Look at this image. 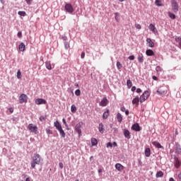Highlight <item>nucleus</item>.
Returning a JSON list of instances; mask_svg holds the SVG:
<instances>
[{
	"instance_id": "f257e3e1",
	"label": "nucleus",
	"mask_w": 181,
	"mask_h": 181,
	"mask_svg": "<svg viewBox=\"0 0 181 181\" xmlns=\"http://www.w3.org/2000/svg\"><path fill=\"white\" fill-rule=\"evenodd\" d=\"M42 157L38 153H34L33 156V160L31 161V167L33 169H35L36 165H40L42 163Z\"/></svg>"
},
{
	"instance_id": "f03ea898",
	"label": "nucleus",
	"mask_w": 181,
	"mask_h": 181,
	"mask_svg": "<svg viewBox=\"0 0 181 181\" xmlns=\"http://www.w3.org/2000/svg\"><path fill=\"white\" fill-rule=\"evenodd\" d=\"M171 8L175 13H177L179 12V3L176 0H171Z\"/></svg>"
},
{
	"instance_id": "7ed1b4c3",
	"label": "nucleus",
	"mask_w": 181,
	"mask_h": 181,
	"mask_svg": "<svg viewBox=\"0 0 181 181\" xmlns=\"http://www.w3.org/2000/svg\"><path fill=\"white\" fill-rule=\"evenodd\" d=\"M149 91L146 90L144 93L140 96V103H145L147 98H149Z\"/></svg>"
},
{
	"instance_id": "20e7f679",
	"label": "nucleus",
	"mask_w": 181,
	"mask_h": 181,
	"mask_svg": "<svg viewBox=\"0 0 181 181\" xmlns=\"http://www.w3.org/2000/svg\"><path fill=\"white\" fill-rule=\"evenodd\" d=\"M83 122H80L75 126V131L78 134V136H81V128H83Z\"/></svg>"
},
{
	"instance_id": "39448f33",
	"label": "nucleus",
	"mask_w": 181,
	"mask_h": 181,
	"mask_svg": "<svg viewBox=\"0 0 181 181\" xmlns=\"http://www.w3.org/2000/svg\"><path fill=\"white\" fill-rule=\"evenodd\" d=\"M29 131H30V132H33V134H37V126L33 124H28V127Z\"/></svg>"
},
{
	"instance_id": "423d86ee",
	"label": "nucleus",
	"mask_w": 181,
	"mask_h": 181,
	"mask_svg": "<svg viewBox=\"0 0 181 181\" xmlns=\"http://www.w3.org/2000/svg\"><path fill=\"white\" fill-rule=\"evenodd\" d=\"M20 104H23V103H28V95L25 94H21L19 97Z\"/></svg>"
},
{
	"instance_id": "0eeeda50",
	"label": "nucleus",
	"mask_w": 181,
	"mask_h": 181,
	"mask_svg": "<svg viewBox=\"0 0 181 181\" xmlns=\"http://www.w3.org/2000/svg\"><path fill=\"white\" fill-rule=\"evenodd\" d=\"M65 11L68 12V13H73L74 12V8L70 4H66L65 5Z\"/></svg>"
},
{
	"instance_id": "6e6552de",
	"label": "nucleus",
	"mask_w": 181,
	"mask_h": 181,
	"mask_svg": "<svg viewBox=\"0 0 181 181\" xmlns=\"http://www.w3.org/2000/svg\"><path fill=\"white\" fill-rule=\"evenodd\" d=\"M35 103L37 105H40L42 104H46L47 102L43 98H37L35 100Z\"/></svg>"
},
{
	"instance_id": "1a4fd4ad",
	"label": "nucleus",
	"mask_w": 181,
	"mask_h": 181,
	"mask_svg": "<svg viewBox=\"0 0 181 181\" xmlns=\"http://www.w3.org/2000/svg\"><path fill=\"white\" fill-rule=\"evenodd\" d=\"M108 104V99L107 98H104L102 99V100L100 103V107H107V105Z\"/></svg>"
},
{
	"instance_id": "9d476101",
	"label": "nucleus",
	"mask_w": 181,
	"mask_h": 181,
	"mask_svg": "<svg viewBox=\"0 0 181 181\" xmlns=\"http://www.w3.org/2000/svg\"><path fill=\"white\" fill-rule=\"evenodd\" d=\"M139 101H141L139 97H136L132 100V104L135 105V107H138L139 105Z\"/></svg>"
},
{
	"instance_id": "9b49d317",
	"label": "nucleus",
	"mask_w": 181,
	"mask_h": 181,
	"mask_svg": "<svg viewBox=\"0 0 181 181\" xmlns=\"http://www.w3.org/2000/svg\"><path fill=\"white\" fill-rule=\"evenodd\" d=\"M132 129H133V131H136V132H138L141 131V127H139V124L136 123L132 125Z\"/></svg>"
},
{
	"instance_id": "f8f14e48",
	"label": "nucleus",
	"mask_w": 181,
	"mask_h": 181,
	"mask_svg": "<svg viewBox=\"0 0 181 181\" xmlns=\"http://www.w3.org/2000/svg\"><path fill=\"white\" fill-rule=\"evenodd\" d=\"M146 45L148 47H154L155 43L152 42V40L151 38L146 39Z\"/></svg>"
},
{
	"instance_id": "ddd939ff",
	"label": "nucleus",
	"mask_w": 181,
	"mask_h": 181,
	"mask_svg": "<svg viewBox=\"0 0 181 181\" xmlns=\"http://www.w3.org/2000/svg\"><path fill=\"white\" fill-rule=\"evenodd\" d=\"M115 168L119 172H122V170H124V167L120 163H116L115 165Z\"/></svg>"
},
{
	"instance_id": "4468645a",
	"label": "nucleus",
	"mask_w": 181,
	"mask_h": 181,
	"mask_svg": "<svg viewBox=\"0 0 181 181\" xmlns=\"http://www.w3.org/2000/svg\"><path fill=\"white\" fill-rule=\"evenodd\" d=\"M124 135L125 138H127V139H131V133L129 132V130L124 129Z\"/></svg>"
},
{
	"instance_id": "2eb2a0df",
	"label": "nucleus",
	"mask_w": 181,
	"mask_h": 181,
	"mask_svg": "<svg viewBox=\"0 0 181 181\" xmlns=\"http://www.w3.org/2000/svg\"><path fill=\"white\" fill-rule=\"evenodd\" d=\"M98 129L100 134H104V131H105V129L104 128V124L103 123L99 124Z\"/></svg>"
},
{
	"instance_id": "dca6fc26",
	"label": "nucleus",
	"mask_w": 181,
	"mask_h": 181,
	"mask_svg": "<svg viewBox=\"0 0 181 181\" xmlns=\"http://www.w3.org/2000/svg\"><path fill=\"white\" fill-rule=\"evenodd\" d=\"M18 49L20 52H25V50L26 49V46L23 42H21L18 47Z\"/></svg>"
},
{
	"instance_id": "f3484780",
	"label": "nucleus",
	"mask_w": 181,
	"mask_h": 181,
	"mask_svg": "<svg viewBox=\"0 0 181 181\" xmlns=\"http://www.w3.org/2000/svg\"><path fill=\"white\" fill-rule=\"evenodd\" d=\"M54 127L57 128V129L58 131H59L60 129H62V124H60V122H59V121H56V122L54 123Z\"/></svg>"
},
{
	"instance_id": "a211bd4d",
	"label": "nucleus",
	"mask_w": 181,
	"mask_h": 181,
	"mask_svg": "<svg viewBox=\"0 0 181 181\" xmlns=\"http://www.w3.org/2000/svg\"><path fill=\"white\" fill-rule=\"evenodd\" d=\"M148 29L151 30L153 33L156 32V27H155V25L153 24H150L148 26Z\"/></svg>"
},
{
	"instance_id": "6ab92c4d",
	"label": "nucleus",
	"mask_w": 181,
	"mask_h": 181,
	"mask_svg": "<svg viewBox=\"0 0 181 181\" xmlns=\"http://www.w3.org/2000/svg\"><path fill=\"white\" fill-rule=\"evenodd\" d=\"M146 54L147 56H155V52H153V50L152 49H147L146 51Z\"/></svg>"
},
{
	"instance_id": "aec40b11",
	"label": "nucleus",
	"mask_w": 181,
	"mask_h": 181,
	"mask_svg": "<svg viewBox=\"0 0 181 181\" xmlns=\"http://www.w3.org/2000/svg\"><path fill=\"white\" fill-rule=\"evenodd\" d=\"M152 145H153L154 146H156V148H158V149H160V148H163L162 145H160V143L158 141H153Z\"/></svg>"
},
{
	"instance_id": "412c9836",
	"label": "nucleus",
	"mask_w": 181,
	"mask_h": 181,
	"mask_svg": "<svg viewBox=\"0 0 181 181\" xmlns=\"http://www.w3.org/2000/svg\"><path fill=\"white\" fill-rule=\"evenodd\" d=\"M145 156L146 158H149L151 156V148H147L145 149Z\"/></svg>"
},
{
	"instance_id": "4be33fe9",
	"label": "nucleus",
	"mask_w": 181,
	"mask_h": 181,
	"mask_svg": "<svg viewBox=\"0 0 181 181\" xmlns=\"http://www.w3.org/2000/svg\"><path fill=\"white\" fill-rule=\"evenodd\" d=\"M137 60L139 63H144V55L140 54L137 57Z\"/></svg>"
},
{
	"instance_id": "5701e85b",
	"label": "nucleus",
	"mask_w": 181,
	"mask_h": 181,
	"mask_svg": "<svg viewBox=\"0 0 181 181\" xmlns=\"http://www.w3.org/2000/svg\"><path fill=\"white\" fill-rule=\"evenodd\" d=\"M108 115H110V110H107L103 115V119H107V118H108Z\"/></svg>"
},
{
	"instance_id": "b1692460",
	"label": "nucleus",
	"mask_w": 181,
	"mask_h": 181,
	"mask_svg": "<svg viewBox=\"0 0 181 181\" xmlns=\"http://www.w3.org/2000/svg\"><path fill=\"white\" fill-rule=\"evenodd\" d=\"M181 163L179 161V158H175V168H180Z\"/></svg>"
},
{
	"instance_id": "393cba45",
	"label": "nucleus",
	"mask_w": 181,
	"mask_h": 181,
	"mask_svg": "<svg viewBox=\"0 0 181 181\" xmlns=\"http://www.w3.org/2000/svg\"><path fill=\"white\" fill-rule=\"evenodd\" d=\"M62 138H66V133L64 132V130H63V128L62 129H60L59 130H58Z\"/></svg>"
},
{
	"instance_id": "a878e982",
	"label": "nucleus",
	"mask_w": 181,
	"mask_h": 181,
	"mask_svg": "<svg viewBox=\"0 0 181 181\" xmlns=\"http://www.w3.org/2000/svg\"><path fill=\"white\" fill-rule=\"evenodd\" d=\"M117 118L118 122H122V115H121V113H117Z\"/></svg>"
},
{
	"instance_id": "bb28decb",
	"label": "nucleus",
	"mask_w": 181,
	"mask_h": 181,
	"mask_svg": "<svg viewBox=\"0 0 181 181\" xmlns=\"http://www.w3.org/2000/svg\"><path fill=\"white\" fill-rule=\"evenodd\" d=\"M168 16L170 19H176V15L170 11L168 12Z\"/></svg>"
},
{
	"instance_id": "cd10ccee",
	"label": "nucleus",
	"mask_w": 181,
	"mask_h": 181,
	"mask_svg": "<svg viewBox=\"0 0 181 181\" xmlns=\"http://www.w3.org/2000/svg\"><path fill=\"white\" fill-rule=\"evenodd\" d=\"M45 66H46V69H47V70H52V64H50L49 62H45Z\"/></svg>"
},
{
	"instance_id": "c85d7f7f",
	"label": "nucleus",
	"mask_w": 181,
	"mask_h": 181,
	"mask_svg": "<svg viewBox=\"0 0 181 181\" xmlns=\"http://www.w3.org/2000/svg\"><path fill=\"white\" fill-rule=\"evenodd\" d=\"M91 144H92L93 146H95V145H97V144H98V141H97V139H95V138L91 139Z\"/></svg>"
},
{
	"instance_id": "c756f323",
	"label": "nucleus",
	"mask_w": 181,
	"mask_h": 181,
	"mask_svg": "<svg viewBox=\"0 0 181 181\" xmlns=\"http://www.w3.org/2000/svg\"><path fill=\"white\" fill-rule=\"evenodd\" d=\"M175 41L177 42V43H178L179 47H181V37H175Z\"/></svg>"
},
{
	"instance_id": "7c9ffc66",
	"label": "nucleus",
	"mask_w": 181,
	"mask_h": 181,
	"mask_svg": "<svg viewBox=\"0 0 181 181\" xmlns=\"http://www.w3.org/2000/svg\"><path fill=\"white\" fill-rule=\"evenodd\" d=\"M156 177H163V172H162V171L157 172Z\"/></svg>"
},
{
	"instance_id": "2f4dec72",
	"label": "nucleus",
	"mask_w": 181,
	"mask_h": 181,
	"mask_svg": "<svg viewBox=\"0 0 181 181\" xmlns=\"http://www.w3.org/2000/svg\"><path fill=\"white\" fill-rule=\"evenodd\" d=\"M127 86L128 88H131L132 87V81L131 80H127Z\"/></svg>"
},
{
	"instance_id": "473e14b6",
	"label": "nucleus",
	"mask_w": 181,
	"mask_h": 181,
	"mask_svg": "<svg viewBox=\"0 0 181 181\" xmlns=\"http://www.w3.org/2000/svg\"><path fill=\"white\" fill-rule=\"evenodd\" d=\"M17 78L21 80L22 78V72H21V69H18L17 71Z\"/></svg>"
},
{
	"instance_id": "72a5a7b5",
	"label": "nucleus",
	"mask_w": 181,
	"mask_h": 181,
	"mask_svg": "<svg viewBox=\"0 0 181 181\" xmlns=\"http://www.w3.org/2000/svg\"><path fill=\"white\" fill-rule=\"evenodd\" d=\"M175 153H181V148L180 146H177L175 148Z\"/></svg>"
},
{
	"instance_id": "f704fd0d",
	"label": "nucleus",
	"mask_w": 181,
	"mask_h": 181,
	"mask_svg": "<svg viewBox=\"0 0 181 181\" xmlns=\"http://www.w3.org/2000/svg\"><path fill=\"white\" fill-rule=\"evenodd\" d=\"M71 112H76L77 111V107H76L75 105H72L71 107Z\"/></svg>"
},
{
	"instance_id": "c9c22d12",
	"label": "nucleus",
	"mask_w": 181,
	"mask_h": 181,
	"mask_svg": "<svg viewBox=\"0 0 181 181\" xmlns=\"http://www.w3.org/2000/svg\"><path fill=\"white\" fill-rule=\"evenodd\" d=\"M157 93L160 94V95H163V94H165V91L163 90L162 88H160L158 90Z\"/></svg>"
},
{
	"instance_id": "e433bc0d",
	"label": "nucleus",
	"mask_w": 181,
	"mask_h": 181,
	"mask_svg": "<svg viewBox=\"0 0 181 181\" xmlns=\"http://www.w3.org/2000/svg\"><path fill=\"white\" fill-rule=\"evenodd\" d=\"M116 66H117L118 70H121V69H122V64L119 62H117Z\"/></svg>"
},
{
	"instance_id": "4c0bfd02",
	"label": "nucleus",
	"mask_w": 181,
	"mask_h": 181,
	"mask_svg": "<svg viewBox=\"0 0 181 181\" xmlns=\"http://www.w3.org/2000/svg\"><path fill=\"white\" fill-rule=\"evenodd\" d=\"M46 132H47V134H48L49 135H52V134H53V131H52V130H50L49 128H47V129H46Z\"/></svg>"
},
{
	"instance_id": "58836bf2",
	"label": "nucleus",
	"mask_w": 181,
	"mask_h": 181,
	"mask_svg": "<svg viewBox=\"0 0 181 181\" xmlns=\"http://www.w3.org/2000/svg\"><path fill=\"white\" fill-rule=\"evenodd\" d=\"M18 13L20 16H26V12L25 11H18Z\"/></svg>"
},
{
	"instance_id": "ea45409f",
	"label": "nucleus",
	"mask_w": 181,
	"mask_h": 181,
	"mask_svg": "<svg viewBox=\"0 0 181 181\" xmlns=\"http://www.w3.org/2000/svg\"><path fill=\"white\" fill-rule=\"evenodd\" d=\"M75 94L76 95H77V97H79V95H81V91L80 90V89H78L75 91Z\"/></svg>"
},
{
	"instance_id": "a19ab883",
	"label": "nucleus",
	"mask_w": 181,
	"mask_h": 181,
	"mask_svg": "<svg viewBox=\"0 0 181 181\" xmlns=\"http://www.w3.org/2000/svg\"><path fill=\"white\" fill-rule=\"evenodd\" d=\"M64 47H65V49H69L70 47V43H69L68 42H65Z\"/></svg>"
},
{
	"instance_id": "79ce46f5",
	"label": "nucleus",
	"mask_w": 181,
	"mask_h": 181,
	"mask_svg": "<svg viewBox=\"0 0 181 181\" xmlns=\"http://www.w3.org/2000/svg\"><path fill=\"white\" fill-rule=\"evenodd\" d=\"M156 71L158 73H159V71H162V67H160V66H156Z\"/></svg>"
},
{
	"instance_id": "37998d69",
	"label": "nucleus",
	"mask_w": 181,
	"mask_h": 181,
	"mask_svg": "<svg viewBox=\"0 0 181 181\" xmlns=\"http://www.w3.org/2000/svg\"><path fill=\"white\" fill-rule=\"evenodd\" d=\"M156 5H157V6H162V4H160V1L159 0H156Z\"/></svg>"
},
{
	"instance_id": "c03bdc74",
	"label": "nucleus",
	"mask_w": 181,
	"mask_h": 181,
	"mask_svg": "<svg viewBox=\"0 0 181 181\" xmlns=\"http://www.w3.org/2000/svg\"><path fill=\"white\" fill-rule=\"evenodd\" d=\"M135 28L136 29H142V26H141V24H135Z\"/></svg>"
},
{
	"instance_id": "a18cd8bd",
	"label": "nucleus",
	"mask_w": 181,
	"mask_h": 181,
	"mask_svg": "<svg viewBox=\"0 0 181 181\" xmlns=\"http://www.w3.org/2000/svg\"><path fill=\"white\" fill-rule=\"evenodd\" d=\"M107 148H112V143L108 142L107 144Z\"/></svg>"
},
{
	"instance_id": "49530a36",
	"label": "nucleus",
	"mask_w": 181,
	"mask_h": 181,
	"mask_svg": "<svg viewBox=\"0 0 181 181\" xmlns=\"http://www.w3.org/2000/svg\"><path fill=\"white\" fill-rule=\"evenodd\" d=\"M46 119V116H41L40 117V121H45Z\"/></svg>"
},
{
	"instance_id": "de8ad7c7",
	"label": "nucleus",
	"mask_w": 181,
	"mask_h": 181,
	"mask_svg": "<svg viewBox=\"0 0 181 181\" xmlns=\"http://www.w3.org/2000/svg\"><path fill=\"white\" fill-rule=\"evenodd\" d=\"M129 60H135V56H134V55L129 56Z\"/></svg>"
},
{
	"instance_id": "09e8293b",
	"label": "nucleus",
	"mask_w": 181,
	"mask_h": 181,
	"mask_svg": "<svg viewBox=\"0 0 181 181\" xmlns=\"http://www.w3.org/2000/svg\"><path fill=\"white\" fill-rule=\"evenodd\" d=\"M81 57L82 59H84V57H86V52H83L81 53Z\"/></svg>"
},
{
	"instance_id": "8fccbe9b",
	"label": "nucleus",
	"mask_w": 181,
	"mask_h": 181,
	"mask_svg": "<svg viewBox=\"0 0 181 181\" xmlns=\"http://www.w3.org/2000/svg\"><path fill=\"white\" fill-rule=\"evenodd\" d=\"M17 35H18V37L20 39H21V37H22V32L19 31Z\"/></svg>"
},
{
	"instance_id": "3c124183",
	"label": "nucleus",
	"mask_w": 181,
	"mask_h": 181,
	"mask_svg": "<svg viewBox=\"0 0 181 181\" xmlns=\"http://www.w3.org/2000/svg\"><path fill=\"white\" fill-rule=\"evenodd\" d=\"M136 91L138 94H139V93H142V90L141 88H137Z\"/></svg>"
},
{
	"instance_id": "603ef678",
	"label": "nucleus",
	"mask_w": 181,
	"mask_h": 181,
	"mask_svg": "<svg viewBox=\"0 0 181 181\" xmlns=\"http://www.w3.org/2000/svg\"><path fill=\"white\" fill-rule=\"evenodd\" d=\"M59 166L60 169H63V166H64L63 163H59Z\"/></svg>"
},
{
	"instance_id": "864d4df0",
	"label": "nucleus",
	"mask_w": 181,
	"mask_h": 181,
	"mask_svg": "<svg viewBox=\"0 0 181 181\" xmlns=\"http://www.w3.org/2000/svg\"><path fill=\"white\" fill-rule=\"evenodd\" d=\"M131 90H132V91L134 92V91H135V90H136V86H132Z\"/></svg>"
},
{
	"instance_id": "5fc2aeb1",
	"label": "nucleus",
	"mask_w": 181,
	"mask_h": 181,
	"mask_svg": "<svg viewBox=\"0 0 181 181\" xmlns=\"http://www.w3.org/2000/svg\"><path fill=\"white\" fill-rule=\"evenodd\" d=\"M8 110L10 111L11 114H12V112H13V107H10L8 109Z\"/></svg>"
},
{
	"instance_id": "6e6d98bb",
	"label": "nucleus",
	"mask_w": 181,
	"mask_h": 181,
	"mask_svg": "<svg viewBox=\"0 0 181 181\" xmlns=\"http://www.w3.org/2000/svg\"><path fill=\"white\" fill-rule=\"evenodd\" d=\"M121 111H122V112H125V111H126V109H125V107H121Z\"/></svg>"
},
{
	"instance_id": "4d7b16f0",
	"label": "nucleus",
	"mask_w": 181,
	"mask_h": 181,
	"mask_svg": "<svg viewBox=\"0 0 181 181\" xmlns=\"http://www.w3.org/2000/svg\"><path fill=\"white\" fill-rule=\"evenodd\" d=\"M62 122L64 124V125H67V122H66L65 119H62Z\"/></svg>"
},
{
	"instance_id": "13d9d810",
	"label": "nucleus",
	"mask_w": 181,
	"mask_h": 181,
	"mask_svg": "<svg viewBox=\"0 0 181 181\" xmlns=\"http://www.w3.org/2000/svg\"><path fill=\"white\" fill-rule=\"evenodd\" d=\"M25 1L28 5H30V2H32V0H25Z\"/></svg>"
},
{
	"instance_id": "bf43d9fd",
	"label": "nucleus",
	"mask_w": 181,
	"mask_h": 181,
	"mask_svg": "<svg viewBox=\"0 0 181 181\" xmlns=\"http://www.w3.org/2000/svg\"><path fill=\"white\" fill-rule=\"evenodd\" d=\"M25 181H33V180H32V178H30V177H27L25 179Z\"/></svg>"
},
{
	"instance_id": "052dcab7",
	"label": "nucleus",
	"mask_w": 181,
	"mask_h": 181,
	"mask_svg": "<svg viewBox=\"0 0 181 181\" xmlns=\"http://www.w3.org/2000/svg\"><path fill=\"white\" fill-rule=\"evenodd\" d=\"M153 80H155L156 81H158V77H156V76H153Z\"/></svg>"
},
{
	"instance_id": "680f3d73",
	"label": "nucleus",
	"mask_w": 181,
	"mask_h": 181,
	"mask_svg": "<svg viewBox=\"0 0 181 181\" xmlns=\"http://www.w3.org/2000/svg\"><path fill=\"white\" fill-rule=\"evenodd\" d=\"M118 146V145L117 144V142L114 141L112 144V146Z\"/></svg>"
},
{
	"instance_id": "e2e57ef3",
	"label": "nucleus",
	"mask_w": 181,
	"mask_h": 181,
	"mask_svg": "<svg viewBox=\"0 0 181 181\" xmlns=\"http://www.w3.org/2000/svg\"><path fill=\"white\" fill-rule=\"evenodd\" d=\"M98 172V173H103V169L100 168Z\"/></svg>"
},
{
	"instance_id": "0e129e2a",
	"label": "nucleus",
	"mask_w": 181,
	"mask_h": 181,
	"mask_svg": "<svg viewBox=\"0 0 181 181\" xmlns=\"http://www.w3.org/2000/svg\"><path fill=\"white\" fill-rule=\"evenodd\" d=\"M125 114H126V115H129V110H126L125 111Z\"/></svg>"
},
{
	"instance_id": "69168bd1",
	"label": "nucleus",
	"mask_w": 181,
	"mask_h": 181,
	"mask_svg": "<svg viewBox=\"0 0 181 181\" xmlns=\"http://www.w3.org/2000/svg\"><path fill=\"white\" fill-rule=\"evenodd\" d=\"M169 181H175V179H173V177H170Z\"/></svg>"
},
{
	"instance_id": "338daca9",
	"label": "nucleus",
	"mask_w": 181,
	"mask_h": 181,
	"mask_svg": "<svg viewBox=\"0 0 181 181\" xmlns=\"http://www.w3.org/2000/svg\"><path fill=\"white\" fill-rule=\"evenodd\" d=\"M74 86L75 87H78V83H75Z\"/></svg>"
},
{
	"instance_id": "774afa93",
	"label": "nucleus",
	"mask_w": 181,
	"mask_h": 181,
	"mask_svg": "<svg viewBox=\"0 0 181 181\" xmlns=\"http://www.w3.org/2000/svg\"><path fill=\"white\" fill-rule=\"evenodd\" d=\"M0 2H1L2 4H4V0H0Z\"/></svg>"
}]
</instances>
